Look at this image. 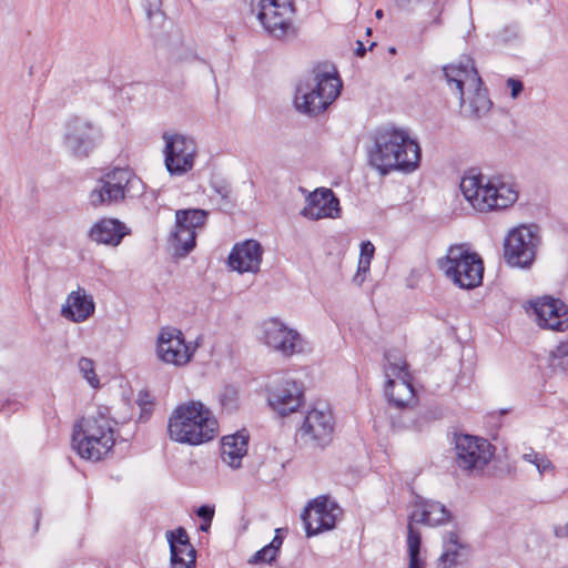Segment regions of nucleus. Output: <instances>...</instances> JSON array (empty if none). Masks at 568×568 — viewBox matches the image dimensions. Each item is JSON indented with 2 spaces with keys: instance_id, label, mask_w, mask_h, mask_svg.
<instances>
[{
  "instance_id": "f257e3e1",
  "label": "nucleus",
  "mask_w": 568,
  "mask_h": 568,
  "mask_svg": "<svg viewBox=\"0 0 568 568\" xmlns=\"http://www.w3.org/2000/svg\"><path fill=\"white\" fill-rule=\"evenodd\" d=\"M369 159L382 174L394 170L410 172L419 164L420 148L406 131L386 126L376 131Z\"/></svg>"
},
{
  "instance_id": "f03ea898",
  "label": "nucleus",
  "mask_w": 568,
  "mask_h": 568,
  "mask_svg": "<svg viewBox=\"0 0 568 568\" xmlns=\"http://www.w3.org/2000/svg\"><path fill=\"white\" fill-rule=\"evenodd\" d=\"M217 420L201 402L179 405L168 423L169 437L181 444L200 445L217 436Z\"/></svg>"
},
{
  "instance_id": "7ed1b4c3",
  "label": "nucleus",
  "mask_w": 568,
  "mask_h": 568,
  "mask_svg": "<svg viewBox=\"0 0 568 568\" xmlns=\"http://www.w3.org/2000/svg\"><path fill=\"white\" fill-rule=\"evenodd\" d=\"M342 80L334 67L313 70L312 77L301 82L295 92L294 104L298 112L310 116L324 112L339 95Z\"/></svg>"
},
{
  "instance_id": "20e7f679",
  "label": "nucleus",
  "mask_w": 568,
  "mask_h": 568,
  "mask_svg": "<svg viewBox=\"0 0 568 568\" xmlns=\"http://www.w3.org/2000/svg\"><path fill=\"white\" fill-rule=\"evenodd\" d=\"M460 191L470 205L479 212L503 210L513 205L517 191L498 179H487L483 175H466L462 179Z\"/></svg>"
},
{
  "instance_id": "39448f33",
  "label": "nucleus",
  "mask_w": 568,
  "mask_h": 568,
  "mask_svg": "<svg viewBox=\"0 0 568 568\" xmlns=\"http://www.w3.org/2000/svg\"><path fill=\"white\" fill-rule=\"evenodd\" d=\"M111 420L103 414L83 417L73 429L72 444L82 458L102 459L114 446Z\"/></svg>"
},
{
  "instance_id": "423d86ee",
  "label": "nucleus",
  "mask_w": 568,
  "mask_h": 568,
  "mask_svg": "<svg viewBox=\"0 0 568 568\" xmlns=\"http://www.w3.org/2000/svg\"><path fill=\"white\" fill-rule=\"evenodd\" d=\"M439 265L446 277L460 288L473 290L483 283V258L465 245L452 246Z\"/></svg>"
},
{
  "instance_id": "0eeeda50",
  "label": "nucleus",
  "mask_w": 568,
  "mask_h": 568,
  "mask_svg": "<svg viewBox=\"0 0 568 568\" xmlns=\"http://www.w3.org/2000/svg\"><path fill=\"white\" fill-rule=\"evenodd\" d=\"M454 465L467 476H479L494 457L495 447L485 438L455 435Z\"/></svg>"
},
{
  "instance_id": "6e6552de",
  "label": "nucleus",
  "mask_w": 568,
  "mask_h": 568,
  "mask_svg": "<svg viewBox=\"0 0 568 568\" xmlns=\"http://www.w3.org/2000/svg\"><path fill=\"white\" fill-rule=\"evenodd\" d=\"M385 361L384 372L387 378L385 394L395 407L408 408L415 400V389L407 369L408 365L398 351L387 352Z\"/></svg>"
},
{
  "instance_id": "1a4fd4ad",
  "label": "nucleus",
  "mask_w": 568,
  "mask_h": 568,
  "mask_svg": "<svg viewBox=\"0 0 568 568\" xmlns=\"http://www.w3.org/2000/svg\"><path fill=\"white\" fill-rule=\"evenodd\" d=\"M209 213L201 209H185L175 212V226L169 243L178 256H186L196 245V236L203 230Z\"/></svg>"
},
{
  "instance_id": "9d476101",
  "label": "nucleus",
  "mask_w": 568,
  "mask_h": 568,
  "mask_svg": "<svg viewBox=\"0 0 568 568\" xmlns=\"http://www.w3.org/2000/svg\"><path fill=\"white\" fill-rule=\"evenodd\" d=\"M253 9L264 29L274 38L283 39L292 33V0H252Z\"/></svg>"
},
{
  "instance_id": "9b49d317",
  "label": "nucleus",
  "mask_w": 568,
  "mask_h": 568,
  "mask_svg": "<svg viewBox=\"0 0 568 568\" xmlns=\"http://www.w3.org/2000/svg\"><path fill=\"white\" fill-rule=\"evenodd\" d=\"M103 133L94 122L74 116L67 123L64 145L78 159L88 158L94 150Z\"/></svg>"
},
{
  "instance_id": "f8f14e48",
  "label": "nucleus",
  "mask_w": 568,
  "mask_h": 568,
  "mask_svg": "<svg viewBox=\"0 0 568 568\" xmlns=\"http://www.w3.org/2000/svg\"><path fill=\"white\" fill-rule=\"evenodd\" d=\"M133 173L126 169H114L104 174L90 193V203L98 207L123 201L134 182Z\"/></svg>"
},
{
  "instance_id": "ddd939ff",
  "label": "nucleus",
  "mask_w": 568,
  "mask_h": 568,
  "mask_svg": "<svg viewBox=\"0 0 568 568\" xmlns=\"http://www.w3.org/2000/svg\"><path fill=\"white\" fill-rule=\"evenodd\" d=\"M305 402L303 383L292 378H281L267 387V404L281 417L297 412Z\"/></svg>"
},
{
  "instance_id": "4468645a",
  "label": "nucleus",
  "mask_w": 568,
  "mask_h": 568,
  "mask_svg": "<svg viewBox=\"0 0 568 568\" xmlns=\"http://www.w3.org/2000/svg\"><path fill=\"white\" fill-rule=\"evenodd\" d=\"M342 513V508L328 496H320L313 499L302 514L306 535L311 537L333 529Z\"/></svg>"
},
{
  "instance_id": "2eb2a0df",
  "label": "nucleus",
  "mask_w": 568,
  "mask_h": 568,
  "mask_svg": "<svg viewBox=\"0 0 568 568\" xmlns=\"http://www.w3.org/2000/svg\"><path fill=\"white\" fill-rule=\"evenodd\" d=\"M263 343L285 357L303 352L304 341L301 334L277 318H271L262 325Z\"/></svg>"
},
{
  "instance_id": "dca6fc26",
  "label": "nucleus",
  "mask_w": 568,
  "mask_h": 568,
  "mask_svg": "<svg viewBox=\"0 0 568 568\" xmlns=\"http://www.w3.org/2000/svg\"><path fill=\"white\" fill-rule=\"evenodd\" d=\"M156 352L159 358L164 363L184 366L191 362L195 347L185 343L184 335L180 329L164 327L158 337Z\"/></svg>"
},
{
  "instance_id": "f3484780",
  "label": "nucleus",
  "mask_w": 568,
  "mask_h": 568,
  "mask_svg": "<svg viewBox=\"0 0 568 568\" xmlns=\"http://www.w3.org/2000/svg\"><path fill=\"white\" fill-rule=\"evenodd\" d=\"M165 144V166L172 175H183L194 165L196 155L195 142L184 135L175 134L164 136Z\"/></svg>"
},
{
  "instance_id": "a211bd4d",
  "label": "nucleus",
  "mask_w": 568,
  "mask_h": 568,
  "mask_svg": "<svg viewBox=\"0 0 568 568\" xmlns=\"http://www.w3.org/2000/svg\"><path fill=\"white\" fill-rule=\"evenodd\" d=\"M334 432V417L328 408L310 410L298 434L305 443L324 447L331 443Z\"/></svg>"
},
{
  "instance_id": "6ab92c4d",
  "label": "nucleus",
  "mask_w": 568,
  "mask_h": 568,
  "mask_svg": "<svg viewBox=\"0 0 568 568\" xmlns=\"http://www.w3.org/2000/svg\"><path fill=\"white\" fill-rule=\"evenodd\" d=\"M504 257L510 266L527 268L532 263V230L521 225L509 232L504 243Z\"/></svg>"
},
{
  "instance_id": "aec40b11",
  "label": "nucleus",
  "mask_w": 568,
  "mask_h": 568,
  "mask_svg": "<svg viewBox=\"0 0 568 568\" xmlns=\"http://www.w3.org/2000/svg\"><path fill=\"white\" fill-rule=\"evenodd\" d=\"M444 74L450 88L455 87L460 100V105L465 104V95L467 90H478L483 84L474 61L466 58L459 63H452L444 68Z\"/></svg>"
},
{
  "instance_id": "412c9836",
  "label": "nucleus",
  "mask_w": 568,
  "mask_h": 568,
  "mask_svg": "<svg viewBox=\"0 0 568 568\" xmlns=\"http://www.w3.org/2000/svg\"><path fill=\"white\" fill-rule=\"evenodd\" d=\"M535 315L542 328L557 332L568 329V308L559 298L545 296L535 301Z\"/></svg>"
},
{
  "instance_id": "4be33fe9",
  "label": "nucleus",
  "mask_w": 568,
  "mask_h": 568,
  "mask_svg": "<svg viewBox=\"0 0 568 568\" xmlns=\"http://www.w3.org/2000/svg\"><path fill=\"white\" fill-rule=\"evenodd\" d=\"M302 215L310 220L336 219L339 216V200L331 189H317L306 199Z\"/></svg>"
},
{
  "instance_id": "5701e85b",
  "label": "nucleus",
  "mask_w": 568,
  "mask_h": 568,
  "mask_svg": "<svg viewBox=\"0 0 568 568\" xmlns=\"http://www.w3.org/2000/svg\"><path fill=\"white\" fill-rule=\"evenodd\" d=\"M262 255L261 244L255 240H246L233 247L229 256V264L240 273H255L260 270Z\"/></svg>"
},
{
  "instance_id": "b1692460",
  "label": "nucleus",
  "mask_w": 568,
  "mask_h": 568,
  "mask_svg": "<svg viewBox=\"0 0 568 568\" xmlns=\"http://www.w3.org/2000/svg\"><path fill=\"white\" fill-rule=\"evenodd\" d=\"M443 554L437 568H465L470 557V546L464 542L458 531H449L444 536Z\"/></svg>"
},
{
  "instance_id": "393cba45",
  "label": "nucleus",
  "mask_w": 568,
  "mask_h": 568,
  "mask_svg": "<svg viewBox=\"0 0 568 568\" xmlns=\"http://www.w3.org/2000/svg\"><path fill=\"white\" fill-rule=\"evenodd\" d=\"M95 304L93 297L82 287L71 292L65 305L61 308V315L74 323H82L93 315Z\"/></svg>"
},
{
  "instance_id": "a878e982",
  "label": "nucleus",
  "mask_w": 568,
  "mask_h": 568,
  "mask_svg": "<svg viewBox=\"0 0 568 568\" xmlns=\"http://www.w3.org/2000/svg\"><path fill=\"white\" fill-rule=\"evenodd\" d=\"M126 233V226L122 222L102 219L91 227L89 237L99 244L116 246Z\"/></svg>"
},
{
  "instance_id": "bb28decb",
  "label": "nucleus",
  "mask_w": 568,
  "mask_h": 568,
  "mask_svg": "<svg viewBox=\"0 0 568 568\" xmlns=\"http://www.w3.org/2000/svg\"><path fill=\"white\" fill-rule=\"evenodd\" d=\"M248 438L245 430L224 436L221 447L222 460L232 468H239L243 457L247 454Z\"/></svg>"
},
{
  "instance_id": "cd10ccee",
  "label": "nucleus",
  "mask_w": 568,
  "mask_h": 568,
  "mask_svg": "<svg viewBox=\"0 0 568 568\" xmlns=\"http://www.w3.org/2000/svg\"><path fill=\"white\" fill-rule=\"evenodd\" d=\"M450 520V513L446 507L437 501H427L416 509L409 516L408 524H425L428 526H439Z\"/></svg>"
},
{
  "instance_id": "c85d7f7f",
  "label": "nucleus",
  "mask_w": 568,
  "mask_h": 568,
  "mask_svg": "<svg viewBox=\"0 0 568 568\" xmlns=\"http://www.w3.org/2000/svg\"><path fill=\"white\" fill-rule=\"evenodd\" d=\"M422 534L412 524L407 526V548L409 556L408 568H424V560L420 558Z\"/></svg>"
},
{
  "instance_id": "c756f323",
  "label": "nucleus",
  "mask_w": 568,
  "mask_h": 568,
  "mask_svg": "<svg viewBox=\"0 0 568 568\" xmlns=\"http://www.w3.org/2000/svg\"><path fill=\"white\" fill-rule=\"evenodd\" d=\"M467 100L471 112L477 116L488 112L491 105L487 90L483 88V84H479L478 90H467L465 102Z\"/></svg>"
},
{
  "instance_id": "7c9ffc66",
  "label": "nucleus",
  "mask_w": 568,
  "mask_h": 568,
  "mask_svg": "<svg viewBox=\"0 0 568 568\" xmlns=\"http://www.w3.org/2000/svg\"><path fill=\"white\" fill-rule=\"evenodd\" d=\"M195 549L191 544L173 546L171 548V564L173 568H192L195 565Z\"/></svg>"
},
{
  "instance_id": "2f4dec72",
  "label": "nucleus",
  "mask_w": 568,
  "mask_h": 568,
  "mask_svg": "<svg viewBox=\"0 0 568 568\" xmlns=\"http://www.w3.org/2000/svg\"><path fill=\"white\" fill-rule=\"evenodd\" d=\"M375 254V246L372 242L365 241L361 244V255L358 260L357 272L353 278V281L357 285H362L365 281V277L371 268V262Z\"/></svg>"
},
{
  "instance_id": "473e14b6",
  "label": "nucleus",
  "mask_w": 568,
  "mask_h": 568,
  "mask_svg": "<svg viewBox=\"0 0 568 568\" xmlns=\"http://www.w3.org/2000/svg\"><path fill=\"white\" fill-rule=\"evenodd\" d=\"M78 367L82 373L83 377L92 387L99 386V378L94 371V363L88 357H81L78 363Z\"/></svg>"
},
{
  "instance_id": "72a5a7b5",
  "label": "nucleus",
  "mask_w": 568,
  "mask_h": 568,
  "mask_svg": "<svg viewBox=\"0 0 568 568\" xmlns=\"http://www.w3.org/2000/svg\"><path fill=\"white\" fill-rule=\"evenodd\" d=\"M211 186L225 202H230L232 200L233 192L229 182L222 179H215L211 181Z\"/></svg>"
},
{
  "instance_id": "f704fd0d",
  "label": "nucleus",
  "mask_w": 568,
  "mask_h": 568,
  "mask_svg": "<svg viewBox=\"0 0 568 568\" xmlns=\"http://www.w3.org/2000/svg\"><path fill=\"white\" fill-rule=\"evenodd\" d=\"M138 404L141 408L140 419L146 420L150 417L153 407L151 395L148 392H141L139 394Z\"/></svg>"
},
{
  "instance_id": "c9c22d12",
  "label": "nucleus",
  "mask_w": 568,
  "mask_h": 568,
  "mask_svg": "<svg viewBox=\"0 0 568 568\" xmlns=\"http://www.w3.org/2000/svg\"><path fill=\"white\" fill-rule=\"evenodd\" d=\"M166 536L170 542V548H173V546H183L184 544H191L186 530L182 527L178 528L174 531H168Z\"/></svg>"
},
{
  "instance_id": "e433bc0d",
  "label": "nucleus",
  "mask_w": 568,
  "mask_h": 568,
  "mask_svg": "<svg viewBox=\"0 0 568 568\" xmlns=\"http://www.w3.org/2000/svg\"><path fill=\"white\" fill-rule=\"evenodd\" d=\"M535 466L537 467L541 476H555V466L547 457L535 454Z\"/></svg>"
},
{
  "instance_id": "4c0bfd02",
  "label": "nucleus",
  "mask_w": 568,
  "mask_h": 568,
  "mask_svg": "<svg viewBox=\"0 0 568 568\" xmlns=\"http://www.w3.org/2000/svg\"><path fill=\"white\" fill-rule=\"evenodd\" d=\"M221 404L224 407L233 408L237 400V390L233 386H226L220 395Z\"/></svg>"
},
{
  "instance_id": "58836bf2",
  "label": "nucleus",
  "mask_w": 568,
  "mask_h": 568,
  "mask_svg": "<svg viewBox=\"0 0 568 568\" xmlns=\"http://www.w3.org/2000/svg\"><path fill=\"white\" fill-rule=\"evenodd\" d=\"M276 556H277V552L274 550V547L266 545L265 547H263L261 550H258L254 555L253 562H255V564L268 562L270 564L273 560H275Z\"/></svg>"
},
{
  "instance_id": "ea45409f",
  "label": "nucleus",
  "mask_w": 568,
  "mask_h": 568,
  "mask_svg": "<svg viewBox=\"0 0 568 568\" xmlns=\"http://www.w3.org/2000/svg\"><path fill=\"white\" fill-rule=\"evenodd\" d=\"M196 515L203 520L207 521V526H211L214 517V507L203 505L196 510Z\"/></svg>"
},
{
  "instance_id": "a19ab883",
  "label": "nucleus",
  "mask_w": 568,
  "mask_h": 568,
  "mask_svg": "<svg viewBox=\"0 0 568 568\" xmlns=\"http://www.w3.org/2000/svg\"><path fill=\"white\" fill-rule=\"evenodd\" d=\"M507 87L510 89V95L514 99H516L524 89L523 82L514 78L507 80Z\"/></svg>"
},
{
  "instance_id": "79ce46f5",
  "label": "nucleus",
  "mask_w": 568,
  "mask_h": 568,
  "mask_svg": "<svg viewBox=\"0 0 568 568\" xmlns=\"http://www.w3.org/2000/svg\"><path fill=\"white\" fill-rule=\"evenodd\" d=\"M554 357L562 358L568 356V342L560 343L552 352Z\"/></svg>"
},
{
  "instance_id": "37998d69",
  "label": "nucleus",
  "mask_w": 568,
  "mask_h": 568,
  "mask_svg": "<svg viewBox=\"0 0 568 568\" xmlns=\"http://www.w3.org/2000/svg\"><path fill=\"white\" fill-rule=\"evenodd\" d=\"M397 6L404 10H412L420 0H395Z\"/></svg>"
},
{
  "instance_id": "c03bdc74",
  "label": "nucleus",
  "mask_w": 568,
  "mask_h": 568,
  "mask_svg": "<svg viewBox=\"0 0 568 568\" xmlns=\"http://www.w3.org/2000/svg\"><path fill=\"white\" fill-rule=\"evenodd\" d=\"M148 12L152 13L153 11H158L161 7L162 0H145Z\"/></svg>"
},
{
  "instance_id": "a18cd8bd",
  "label": "nucleus",
  "mask_w": 568,
  "mask_h": 568,
  "mask_svg": "<svg viewBox=\"0 0 568 568\" xmlns=\"http://www.w3.org/2000/svg\"><path fill=\"white\" fill-rule=\"evenodd\" d=\"M283 544V538L278 535H276L273 540L268 544V546H273L274 547V550L276 552H278L281 546Z\"/></svg>"
},
{
  "instance_id": "49530a36",
  "label": "nucleus",
  "mask_w": 568,
  "mask_h": 568,
  "mask_svg": "<svg viewBox=\"0 0 568 568\" xmlns=\"http://www.w3.org/2000/svg\"><path fill=\"white\" fill-rule=\"evenodd\" d=\"M556 536L558 537H568V521L565 527H559L556 529Z\"/></svg>"
},
{
  "instance_id": "de8ad7c7",
  "label": "nucleus",
  "mask_w": 568,
  "mask_h": 568,
  "mask_svg": "<svg viewBox=\"0 0 568 568\" xmlns=\"http://www.w3.org/2000/svg\"><path fill=\"white\" fill-rule=\"evenodd\" d=\"M357 55L363 57L365 53V48L362 42H358V48L356 50Z\"/></svg>"
},
{
  "instance_id": "09e8293b",
  "label": "nucleus",
  "mask_w": 568,
  "mask_h": 568,
  "mask_svg": "<svg viewBox=\"0 0 568 568\" xmlns=\"http://www.w3.org/2000/svg\"><path fill=\"white\" fill-rule=\"evenodd\" d=\"M524 307L528 312L530 308H532V300H528L525 302Z\"/></svg>"
},
{
  "instance_id": "8fccbe9b",
  "label": "nucleus",
  "mask_w": 568,
  "mask_h": 568,
  "mask_svg": "<svg viewBox=\"0 0 568 568\" xmlns=\"http://www.w3.org/2000/svg\"><path fill=\"white\" fill-rule=\"evenodd\" d=\"M200 528H201L202 531H207L210 526H207V521H203V524L201 525Z\"/></svg>"
},
{
  "instance_id": "3c124183",
  "label": "nucleus",
  "mask_w": 568,
  "mask_h": 568,
  "mask_svg": "<svg viewBox=\"0 0 568 568\" xmlns=\"http://www.w3.org/2000/svg\"><path fill=\"white\" fill-rule=\"evenodd\" d=\"M375 14H376L377 18H382L383 17V10L378 9Z\"/></svg>"
},
{
  "instance_id": "603ef678",
  "label": "nucleus",
  "mask_w": 568,
  "mask_h": 568,
  "mask_svg": "<svg viewBox=\"0 0 568 568\" xmlns=\"http://www.w3.org/2000/svg\"><path fill=\"white\" fill-rule=\"evenodd\" d=\"M435 23L440 24V19H439V17H437V18L435 19Z\"/></svg>"
}]
</instances>
